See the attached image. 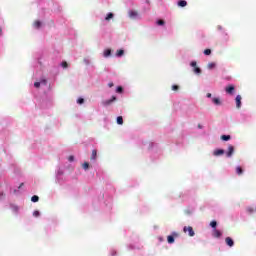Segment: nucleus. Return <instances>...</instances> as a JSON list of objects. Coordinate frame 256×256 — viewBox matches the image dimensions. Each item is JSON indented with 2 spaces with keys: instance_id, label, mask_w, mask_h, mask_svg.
Returning <instances> with one entry per match:
<instances>
[{
  "instance_id": "37",
  "label": "nucleus",
  "mask_w": 256,
  "mask_h": 256,
  "mask_svg": "<svg viewBox=\"0 0 256 256\" xmlns=\"http://www.w3.org/2000/svg\"><path fill=\"white\" fill-rule=\"evenodd\" d=\"M206 97H208V99H211V93H208Z\"/></svg>"
},
{
  "instance_id": "7",
  "label": "nucleus",
  "mask_w": 256,
  "mask_h": 256,
  "mask_svg": "<svg viewBox=\"0 0 256 256\" xmlns=\"http://www.w3.org/2000/svg\"><path fill=\"white\" fill-rule=\"evenodd\" d=\"M225 243L228 245V247H233V245H235V242L233 241V239L231 237H226Z\"/></svg>"
},
{
  "instance_id": "23",
  "label": "nucleus",
  "mask_w": 256,
  "mask_h": 256,
  "mask_svg": "<svg viewBox=\"0 0 256 256\" xmlns=\"http://www.w3.org/2000/svg\"><path fill=\"white\" fill-rule=\"evenodd\" d=\"M210 226L212 227V229H217V221H212L210 223Z\"/></svg>"
},
{
  "instance_id": "10",
  "label": "nucleus",
  "mask_w": 256,
  "mask_h": 256,
  "mask_svg": "<svg viewBox=\"0 0 256 256\" xmlns=\"http://www.w3.org/2000/svg\"><path fill=\"white\" fill-rule=\"evenodd\" d=\"M236 107L237 109H241V95L236 96Z\"/></svg>"
},
{
  "instance_id": "36",
  "label": "nucleus",
  "mask_w": 256,
  "mask_h": 256,
  "mask_svg": "<svg viewBox=\"0 0 256 256\" xmlns=\"http://www.w3.org/2000/svg\"><path fill=\"white\" fill-rule=\"evenodd\" d=\"M41 83H43V85H47V80H42Z\"/></svg>"
},
{
  "instance_id": "2",
  "label": "nucleus",
  "mask_w": 256,
  "mask_h": 256,
  "mask_svg": "<svg viewBox=\"0 0 256 256\" xmlns=\"http://www.w3.org/2000/svg\"><path fill=\"white\" fill-rule=\"evenodd\" d=\"M114 101H117V97L112 96L111 99L103 101L102 105H104V107H108V105H111Z\"/></svg>"
},
{
  "instance_id": "27",
  "label": "nucleus",
  "mask_w": 256,
  "mask_h": 256,
  "mask_svg": "<svg viewBox=\"0 0 256 256\" xmlns=\"http://www.w3.org/2000/svg\"><path fill=\"white\" fill-rule=\"evenodd\" d=\"M172 91H179V85H172Z\"/></svg>"
},
{
  "instance_id": "25",
  "label": "nucleus",
  "mask_w": 256,
  "mask_h": 256,
  "mask_svg": "<svg viewBox=\"0 0 256 256\" xmlns=\"http://www.w3.org/2000/svg\"><path fill=\"white\" fill-rule=\"evenodd\" d=\"M77 103H78L79 105H83V103H85V99L79 98V99L77 100Z\"/></svg>"
},
{
  "instance_id": "6",
  "label": "nucleus",
  "mask_w": 256,
  "mask_h": 256,
  "mask_svg": "<svg viewBox=\"0 0 256 256\" xmlns=\"http://www.w3.org/2000/svg\"><path fill=\"white\" fill-rule=\"evenodd\" d=\"M175 237H177V233H174L173 235H169L168 237H167V241H168V243L171 245V244H173V243H175Z\"/></svg>"
},
{
  "instance_id": "35",
  "label": "nucleus",
  "mask_w": 256,
  "mask_h": 256,
  "mask_svg": "<svg viewBox=\"0 0 256 256\" xmlns=\"http://www.w3.org/2000/svg\"><path fill=\"white\" fill-rule=\"evenodd\" d=\"M115 84H113V82H109L108 83V87H114Z\"/></svg>"
},
{
  "instance_id": "15",
  "label": "nucleus",
  "mask_w": 256,
  "mask_h": 256,
  "mask_svg": "<svg viewBox=\"0 0 256 256\" xmlns=\"http://www.w3.org/2000/svg\"><path fill=\"white\" fill-rule=\"evenodd\" d=\"M221 139H222V141H230L231 140V135H222Z\"/></svg>"
},
{
  "instance_id": "19",
  "label": "nucleus",
  "mask_w": 256,
  "mask_h": 256,
  "mask_svg": "<svg viewBox=\"0 0 256 256\" xmlns=\"http://www.w3.org/2000/svg\"><path fill=\"white\" fill-rule=\"evenodd\" d=\"M31 201H32V203H37L39 201V196H37V195L32 196Z\"/></svg>"
},
{
  "instance_id": "30",
  "label": "nucleus",
  "mask_w": 256,
  "mask_h": 256,
  "mask_svg": "<svg viewBox=\"0 0 256 256\" xmlns=\"http://www.w3.org/2000/svg\"><path fill=\"white\" fill-rule=\"evenodd\" d=\"M62 67L64 68V69H67V67H69V64H67V62H62Z\"/></svg>"
},
{
  "instance_id": "17",
  "label": "nucleus",
  "mask_w": 256,
  "mask_h": 256,
  "mask_svg": "<svg viewBox=\"0 0 256 256\" xmlns=\"http://www.w3.org/2000/svg\"><path fill=\"white\" fill-rule=\"evenodd\" d=\"M34 27H35V29H40V28H41V21L36 20V21L34 22Z\"/></svg>"
},
{
  "instance_id": "5",
  "label": "nucleus",
  "mask_w": 256,
  "mask_h": 256,
  "mask_svg": "<svg viewBox=\"0 0 256 256\" xmlns=\"http://www.w3.org/2000/svg\"><path fill=\"white\" fill-rule=\"evenodd\" d=\"M233 153H235V147H233L232 145H229L228 151L226 153V157H232Z\"/></svg>"
},
{
  "instance_id": "11",
  "label": "nucleus",
  "mask_w": 256,
  "mask_h": 256,
  "mask_svg": "<svg viewBox=\"0 0 256 256\" xmlns=\"http://www.w3.org/2000/svg\"><path fill=\"white\" fill-rule=\"evenodd\" d=\"M221 235H222L221 231L214 229L213 237H216L217 239H219V237H221Z\"/></svg>"
},
{
  "instance_id": "39",
  "label": "nucleus",
  "mask_w": 256,
  "mask_h": 256,
  "mask_svg": "<svg viewBox=\"0 0 256 256\" xmlns=\"http://www.w3.org/2000/svg\"><path fill=\"white\" fill-rule=\"evenodd\" d=\"M14 211H19V208H17V207H14Z\"/></svg>"
},
{
  "instance_id": "26",
  "label": "nucleus",
  "mask_w": 256,
  "mask_h": 256,
  "mask_svg": "<svg viewBox=\"0 0 256 256\" xmlns=\"http://www.w3.org/2000/svg\"><path fill=\"white\" fill-rule=\"evenodd\" d=\"M83 169H85V171H87V169H89V164L88 162H84V164L82 165Z\"/></svg>"
},
{
  "instance_id": "20",
  "label": "nucleus",
  "mask_w": 256,
  "mask_h": 256,
  "mask_svg": "<svg viewBox=\"0 0 256 256\" xmlns=\"http://www.w3.org/2000/svg\"><path fill=\"white\" fill-rule=\"evenodd\" d=\"M236 173L237 175H241L243 173V168H241V166L236 167Z\"/></svg>"
},
{
  "instance_id": "29",
  "label": "nucleus",
  "mask_w": 256,
  "mask_h": 256,
  "mask_svg": "<svg viewBox=\"0 0 256 256\" xmlns=\"http://www.w3.org/2000/svg\"><path fill=\"white\" fill-rule=\"evenodd\" d=\"M210 54H211V49L204 50V55H210Z\"/></svg>"
},
{
  "instance_id": "32",
  "label": "nucleus",
  "mask_w": 256,
  "mask_h": 256,
  "mask_svg": "<svg viewBox=\"0 0 256 256\" xmlns=\"http://www.w3.org/2000/svg\"><path fill=\"white\" fill-rule=\"evenodd\" d=\"M68 161H70V162L75 161V157H74V156H69V157H68Z\"/></svg>"
},
{
  "instance_id": "22",
  "label": "nucleus",
  "mask_w": 256,
  "mask_h": 256,
  "mask_svg": "<svg viewBox=\"0 0 256 256\" xmlns=\"http://www.w3.org/2000/svg\"><path fill=\"white\" fill-rule=\"evenodd\" d=\"M111 56V49H107L104 51V57H109Z\"/></svg>"
},
{
  "instance_id": "40",
  "label": "nucleus",
  "mask_w": 256,
  "mask_h": 256,
  "mask_svg": "<svg viewBox=\"0 0 256 256\" xmlns=\"http://www.w3.org/2000/svg\"><path fill=\"white\" fill-rule=\"evenodd\" d=\"M1 33H3V30L0 28V37H1Z\"/></svg>"
},
{
  "instance_id": "31",
  "label": "nucleus",
  "mask_w": 256,
  "mask_h": 256,
  "mask_svg": "<svg viewBox=\"0 0 256 256\" xmlns=\"http://www.w3.org/2000/svg\"><path fill=\"white\" fill-rule=\"evenodd\" d=\"M157 25H165V20H158Z\"/></svg>"
},
{
  "instance_id": "28",
  "label": "nucleus",
  "mask_w": 256,
  "mask_h": 256,
  "mask_svg": "<svg viewBox=\"0 0 256 256\" xmlns=\"http://www.w3.org/2000/svg\"><path fill=\"white\" fill-rule=\"evenodd\" d=\"M34 87H36V89H39L41 87V82H35Z\"/></svg>"
},
{
  "instance_id": "18",
  "label": "nucleus",
  "mask_w": 256,
  "mask_h": 256,
  "mask_svg": "<svg viewBox=\"0 0 256 256\" xmlns=\"http://www.w3.org/2000/svg\"><path fill=\"white\" fill-rule=\"evenodd\" d=\"M116 55H117V57H123V55H125V51L120 49L117 51Z\"/></svg>"
},
{
  "instance_id": "12",
  "label": "nucleus",
  "mask_w": 256,
  "mask_h": 256,
  "mask_svg": "<svg viewBox=\"0 0 256 256\" xmlns=\"http://www.w3.org/2000/svg\"><path fill=\"white\" fill-rule=\"evenodd\" d=\"M97 159V150H92V155L90 157L91 161H95Z\"/></svg>"
},
{
  "instance_id": "4",
  "label": "nucleus",
  "mask_w": 256,
  "mask_h": 256,
  "mask_svg": "<svg viewBox=\"0 0 256 256\" xmlns=\"http://www.w3.org/2000/svg\"><path fill=\"white\" fill-rule=\"evenodd\" d=\"M191 67L194 68V73H196L197 75H199V73H201V68L197 67V62L193 61L191 62Z\"/></svg>"
},
{
  "instance_id": "9",
  "label": "nucleus",
  "mask_w": 256,
  "mask_h": 256,
  "mask_svg": "<svg viewBox=\"0 0 256 256\" xmlns=\"http://www.w3.org/2000/svg\"><path fill=\"white\" fill-rule=\"evenodd\" d=\"M139 15V13L137 12V11H135V10H131L130 12H129V18L130 19H136V17Z\"/></svg>"
},
{
  "instance_id": "8",
  "label": "nucleus",
  "mask_w": 256,
  "mask_h": 256,
  "mask_svg": "<svg viewBox=\"0 0 256 256\" xmlns=\"http://www.w3.org/2000/svg\"><path fill=\"white\" fill-rule=\"evenodd\" d=\"M224 154H225V150L223 149H218L213 152L214 157H219V155H224Z\"/></svg>"
},
{
  "instance_id": "24",
  "label": "nucleus",
  "mask_w": 256,
  "mask_h": 256,
  "mask_svg": "<svg viewBox=\"0 0 256 256\" xmlns=\"http://www.w3.org/2000/svg\"><path fill=\"white\" fill-rule=\"evenodd\" d=\"M116 93H123V87L118 86V87L116 88Z\"/></svg>"
},
{
  "instance_id": "38",
  "label": "nucleus",
  "mask_w": 256,
  "mask_h": 256,
  "mask_svg": "<svg viewBox=\"0 0 256 256\" xmlns=\"http://www.w3.org/2000/svg\"><path fill=\"white\" fill-rule=\"evenodd\" d=\"M23 185H25L24 183H21L18 187V189H21V187H23Z\"/></svg>"
},
{
  "instance_id": "16",
  "label": "nucleus",
  "mask_w": 256,
  "mask_h": 256,
  "mask_svg": "<svg viewBox=\"0 0 256 256\" xmlns=\"http://www.w3.org/2000/svg\"><path fill=\"white\" fill-rule=\"evenodd\" d=\"M114 15L113 13H108L107 16L105 17V21H111V19H113Z\"/></svg>"
},
{
  "instance_id": "33",
  "label": "nucleus",
  "mask_w": 256,
  "mask_h": 256,
  "mask_svg": "<svg viewBox=\"0 0 256 256\" xmlns=\"http://www.w3.org/2000/svg\"><path fill=\"white\" fill-rule=\"evenodd\" d=\"M213 67H215V63H210V64H208V68H209V69H213Z\"/></svg>"
},
{
  "instance_id": "14",
  "label": "nucleus",
  "mask_w": 256,
  "mask_h": 256,
  "mask_svg": "<svg viewBox=\"0 0 256 256\" xmlns=\"http://www.w3.org/2000/svg\"><path fill=\"white\" fill-rule=\"evenodd\" d=\"M178 7H187V1L185 0L178 1Z\"/></svg>"
},
{
  "instance_id": "13",
  "label": "nucleus",
  "mask_w": 256,
  "mask_h": 256,
  "mask_svg": "<svg viewBox=\"0 0 256 256\" xmlns=\"http://www.w3.org/2000/svg\"><path fill=\"white\" fill-rule=\"evenodd\" d=\"M212 103H214V105H221V99L220 98H212Z\"/></svg>"
},
{
  "instance_id": "3",
  "label": "nucleus",
  "mask_w": 256,
  "mask_h": 256,
  "mask_svg": "<svg viewBox=\"0 0 256 256\" xmlns=\"http://www.w3.org/2000/svg\"><path fill=\"white\" fill-rule=\"evenodd\" d=\"M226 93H228V95H233V93H235V86L233 85H228L225 88Z\"/></svg>"
},
{
  "instance_id": "34",
  "label": "nucleus",
  "mask_w": 256,
  "mask_h": 256,
  "mask_svg": "<svg viewBox=\"0 0 256 256\" xmlns=\"http://www.w3.org/2000/svg\"><path fill=\"white\" fill-rule=\"evenodd\" d=\"M33 215L34 217H39V211H34Z\"/></svg>"
},
{
  "instance_id": "21",
  "label": "nucleus",
  "mask_w": 256,
  "mask_h": 256,
  "mask_svg": "<svg viewBox=\"0 0 256 256\" xmlns=\"http://www.w3.org/2000/svg\"><path fill=\"white\" fill-rule=\"evenodd\" d=\"M117 123H118V125H123V116L117 117Z\"/></svg>"
},
{
  "instance_id": "1",
  "label": "nucleus",
  "mask_w": 256,
  "mask_h": 256,
  "mask_svg": "<svg viewBox=\"0 0 256 256\" xmlns=\"http://www.w3.org/2000/svg\"><path fill=\"white\" fill-rule=\"evenodd\" d=\"M184 233H188L189 237H195V231L193 230V227L191 226H185L183 228Z\"/></svg>"
}]
</instances>
